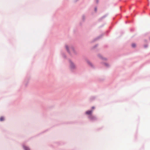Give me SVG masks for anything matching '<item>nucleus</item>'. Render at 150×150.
Segmentation results:
<instances>
[{
  "label": "nucleus",
  "instance_id": "f257e3e1",
  "mask_svg": "<svg viewBox=\"0 0 150 150\" xmlns=\"http://www.w3.org/2000/svg\"><path fill=\"white\" fill-rule=\"evenodd\" d=\"M93 112V111L92 110H88V111H87L86 113V114H87V115H91L92 112Z\"/></svg>",
  "mask_w": 150,
  "mask_h": 150
},
{
  "label": "nucleus",
  "instance_id": "f03ea898",
  "mask_svg": "<svg viewBox=\"0 0 150 150\" xmlns=\"http://www.w3.org/2000/svg\"><path fill=\"white\" fill-rule=\"evenodd\" d=\"M75 67V65L72 62H71V67L72 68H73Z\"/></svg>",
  "mask_w": 150,
  "mask_h": 150
},
{
  "label": "nucleus",
  "instance_id": "7ed1b4c3",
  "mask_svg": "<svg viewBox=\"0 0 150 150\" xmlns=\"http://www.w3.org/2000/svg\"><path fill=\"white\" fill-rule=\"evenodd\" d=\"M23 148L25 150H30V149L28 147L23 146Z\"/></svg>",
  "mask_w": 150,
  "mask_h": 150
},
{
  "label": "nucleus",
  "instance_id": "20e7f679",
  "mask_svg": "<svg viewBox=\"0 0 150 150\" xmlns=\"http://www.w3.org/2000/svg\"><path fill=\"white\" fill-rule=\"evenodd\" d=\"M4 120V117H1L0 118V121H3Z\"/></svg>",
  "mask_w": 150,
  "mask_h": 150
},
{
  "label": "nucleus",
  "instance_id": "39448f33",
  "mask_svg": "<svg viewBox=\"0 0 150 150\" xmlns=\"http://www.w3.org/2000/svg\"><path fill=\"white\" fill-rule=\"evenodd\" d=\"M132 47H136V44L134 43H132Z\"/></svg>",
  "mask_w": 150,
  "mask_h": 150
},
{
  "label": "nucleus",
  "instance_id": "423d86ee",
  "mask_svg": "<svg viewBox=\"0 0 150 150\" xmlns=\"http://www.w3.org/2000/svg\"><path fill=\"white\" fill-rule=\"evenodd\" d=\"M66 48L67 50H68V47L67 46H66Z\"/></svg>",
  "mask_w": 150,
  "mask_h": 150
},
{
  "label": "nucleus",
  "instance_id": "0eeeda50",
  "mask_svg": "<svg viewBox=\"0 0 150 150\" xmlns=\"http://www.w3.org/2000/svg\"><path fill=\"white\" fill-rule=\"evenodd\" d=\"M72 52L74 53L75 52V50L73 49H72Z\"/></svg>",
  "mask_w": 150,
  "mask_h": 150
},
{
  "label": "nucleus",
  "instance_id": "6e6552de",
  "mask_svg": "<svg viewBox=\"0 0 150 150\" xmlns=\"http://www.w3.org/2000/svg\"><path fill=\"white\" fill-rule=\"evenodd\" d=\"M92 109H94V107H92Z\"/></svg>",
  "mask_w": 150,
  "mask_h": 150
}]
</instances>
